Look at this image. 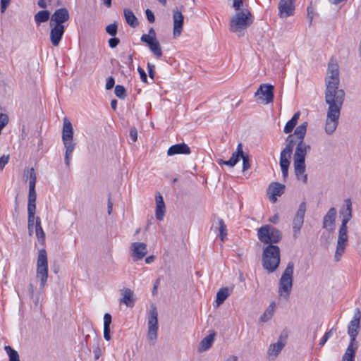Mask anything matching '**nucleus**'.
Here are the masks:
<instances>
[{"label":"nucleus","mask_w":361,"mask_h":361,"mask_svg":"<svg viewBox=\"0 0 361 361\" xmlns=\"http://www.w3.org/2000/svg\"><path fill=\"white\" fill-rule=\"evenodd\" d=\"M345 92L338 87L326 88L325 102L329 105L325 122V132L334 133L338 125L341 110L345 100Z\"/></svg>","instance_id":"1"},{"label":"nucleus","mask_w":361,"mask_h":361,"mask_svg":"<svg viewBox=\"0 0 361 361\" xmlns=\"http://www.w3.org/2000/svg\"><path fill=\"white\" fill-rule=\"evenodd\" d=\"M345 208L342 209L340 211L341 214L343 215V219L341 221V225L338 230L336 250L334 255V259L336 262H339L341 260V258L345 252V247L348 245V236L347 224L353 216L351 200L350 199H346L345 200Z\"/></svg>","instance_id":"2"},{"label":"nucleus","mask_w":361,"mask_h":361,"mask_svg":"<svg viewBox=\"0 0 361 361\" xmlns=\"http://www.w3.org/2000/svg\"><path fill=\"white\" fill-rule=\"evenodd\" d=\"M294 146H296L293 154V166L295 176L298 180H301L306 184L307 182V175L305 172V156L307 152L311 149L310 145L306 144L304 141L293 142L291 145V153Z\"/></svg>","instance_id":"3"},{"label":"nucleus","mask_w":361,"mask_h":361,"mask_svg":"<svg viewBox=\"0 0 361 361\" xmlns=\"http://www.w3.org/2000/svg\"><path fill=\"white\" fill-rule=\"evenodd\" d=\"M281 261L280 249L279 246L269 245L264 247L262 252V264L268 273H273L279 266Z\"/></svg>","instance_id":"4"},{"label":"nucleus","mask_w":361,"mask_h":361,"mask_svg":"<svg viewBox=\"0 0 361 361\" xmlns=\"http://www.w3.org/2000/svg\"><path fill=\"white\" fill-rule=\"evenodd\" d=\"M73 128L72 123L67 118H63L62 128V141L65 147V164L70 166L72 154L75 148L76 143L73 142Z\"/></svg>","instance_id":"5"},{"label":"nucleus","mask_w":361,"mask_h":361,"mask_svg":"<svg viewBox=\"0 0 361 361\" xmlns=\"http://www.w3.org/2000/svg\"><path fill=\"white\" fill-rule=\"evenodd\" d=\"M253 22V17L247 9H241L237 12L229 23L231 32L240 33L246 30Z\"/></svg>","instance_id":"6"},{"label":"nucleus","mask_w":361,"mask_h":361,"mask_svg":"<svg viewBox=\"0 0 361 361\" xmlns=\"http://www.w3.org/2000/svg\"><path fill=\"white\" fill-rule=\"evenodd\" d=\"M294 269V264L293 262H289L284 270L279 283V295L281 298L288 300L293 286V274Z\"/></svg>","instance_id":"7"},{"label":"nucleus","mask_w":361,"mask_h":361,"mask_svg":"<svg viewBox=\"0 0 361 361\" xmlns=\"http://www.w3.org/2000/svg\"><path fill=\"white\" fill-rule=\"evenodd\" d=\"M257 237L264 244L274 245L282 239V233L276 228L266 224L258 228Z\"/></svg>","instance_id":"8"},{"label":"nucleus","mask_w":361,"mask_h":361,"mask_svg":"<svg viewBox=\"0 0 361 361\" xmlns=\"http://www.w3.org/2000/svg\"><path fill=\"white\" fill-rule=\"evenodd\" d=\"M36 276L40 281L39 289L43 290L48 279V260L44 249H41L38 252Z\"/></svg>","instance_id":"9"},{"label":"nucleus","mask_w":361,"mask_h":361,"mask_svg":"<svg viewBox=\"0 0 361 361\" xmlns=\"http://www.w3.org/2000/svg\"><path fill=\"white\" fill-rule=\"evenodd\" d=\"M147 338L151 345H154L157 339L158 312L154 304L150 305L147 317Z\"/></svg>","instance_id":"10"},{"label":"nucleus","mask_w":361,"mask_h":361,"mask_svg":"<svg viewBox=\"0 0 361 361\" xmlns=\"http://www.w3.org/2000/svg\"><path fill=\"white\" fill-rule=\"evenodd\" d=\"M326 88L338 87L340 84L339 66L337 62L331 59L329 63L325 78Z\"/></svg>","instance_id":"11"},{"label":"nucleus","mask_w":361,"mask_h":361,"mask_svg":"<svg viewBox=\"0 0 361 361\" xmlns=\"http://www.w3.org/2000/svg\"><path fill=\"white\" fill-rule=\"evenodd\" d=\"M361 312L359 308L355 310L353 319L348 326V334L350 336V342L348 344L357 345L356 338L359 334L360 328Z\"/></svg>","instance_id":"12"},{"label":"nucleus","mask_w":361,"mask_h":361,"mask_svg":"<svg viewBox=\"0 0 361 361\" xmlns=\"http://www.w3.org/2000/svg\"><path fill=\"white\" fill-rule=\"evenodd\" d=\"M306 212V203L302 202L300 204L292 223L293 237L297 238L304 223V217Z\"/></svg>","instance_id":"13"},{"label":"nucleus","mask_w":361,"mask_h":361,"mask_svg":"<svg viewBox=\"0 0 361 361\" xmlns=\"http://www.w3.org/2000/svg\"><path fill=\"white\" fill-rule=\"evenodd\" d=\"M274 87L271 84H262L255 94L258 99L265 102V104H269L274 100Z\"/></svg>","instance_id":"14"},{"label":"nucleus","mask_w":361,"mask_h":361,"mask_svg":"<svg viewBox=\"0 0 361 361\" xmlns=\"http://www.w3.org/2000/svg\"><path fill=\"white\" fill-rule=\"evenodd\" d=\"M307 128V123L304 122L299 125L295 130L293 134L289 135L286 139V144L291 145L295 142L304 141L305 135L306 134Z\"/></svg>","instance_id":"15"},{"label":"nucleus","mask_w":361,"mask_h":361,"mask_svg":"<svg viewBox=\"0 0 361 361\" xmlns=\"http://www.w3.org/2000/svg\"><path fill=\"white\" fill-rule=\"evenodd\" d=\"M70 18L69 12L66 8L56 9L51 16L49 24L55 25H64Z\"/></svg>","instance_id":"16"},{"label":"nucleus","mask_w":361,"mask_h":361,"mask_svg":"<svg viewBox=\"0 0 361 361\" xmlns=\"http://www.w3.org/2000/svg\"><path fill=\"white\" fill-rule=\"evenodd\" d=\"M286 343V336H281L276 343L271 344L267 350V357L269 360H275L279 355Z\"/></svg>","instance_id":"17"},{"label":"nucleus","mask_w":361,"mask_h":361,"mask_svg":"<svg viewBox=\"0 0 361 361\" xmlns=\"http://www.w3.org/2000/svg\"><path fill=\"white\" fill-rule=\"evenodd\" d=\"M51 27L49 38L54 47H58L65 32V25H55L49 24Z\"/></svg>","instance_id":"18"},{"label":"nucleus","mask_w":361,"mask_h":361,"mask_svg":"<svg viewBox=\"0 0 361 361\" xmlns=\"http://www.w3.org/2000/svg\"><path fill=\"white\" fill-rule=\"evenodd\" d=\"M295 0H280L279 4V16L285 18L293 16L295 11L294 3Z\"/></svg>","instance_id":"19"},{"label":"nucleus","mask_w":361,"mask_h":361,"mask_svg":"<svg viewBox=\"0 0 361 361\" xmlns=\"http://www.w3.org/2000/svg\"><path fill=\"white\" fill-rule=\"evenodd\" d=\"M173 32L174 37H179L182 32L184 16L177 8L173 10Z\"/></svg>","instance_id":"20"},{"label":"nucleus","mask_w":361,"mask_h":361,"mask_svg":"<svg viewBox=\"0 0 361 361\" xmlns=\"http://www.w3.org/2000/svg\"><path fill=\"white\" fill-rule=\"evenodd\" d=\"M130 251L134 261L142 259L147 253V245L140 242L132 243Z\"/></svg>","instance_id":"21"},{"label":"nucleus","mask_w":361,"mask_h":361,"mask_svg":"<svg viewBox=\"0 0 361 361\" xmlns=\"http://www.w3.org/2000/svg\"><path fill=\"white\" fill-rule=\"evenodd\" d=\"M336 216V209L331 207L329 209L326 214L324 216L323 228L332 231L335 228V221Z\"/></svg>","instance_id":"22"},{"label":"nucleus","mask_w":361,"mask_h":361,"mask_svg":"<svg viewBox=\"0 0 361 361\" xmlns=\"http://www.w3.org/2000/svg\"><path fill=\"white\" fill-rule=\"evenodd\" d=\"M140 40L147 44L148 46L149 50L153 53V54L157 58H160L163 53L161 50V45L157 39L155 40H150L147 37H141Z\"/></svg>","instance_id":"23"},{"label":"nucleus","mask_w":361,"mask_h":361,"mask_svg":"<svg viewBox=\"0 0 361 361\" xmlns=\"http://www.w3.org/2000/svg\"><path fill=\"white\" fill-rule=\"evenodd\" d=\"M285 190V185L279 183H271L268 189V192L270 194L269 199L272 202L276 201V196H281Z\"/></svg>","instance_id":"24"},{"label":"nucleus","mask_w":361,"mask_h":361,"mask_svg":"<svg viewBox=\"0 0 361 361\" xmlns=\"http://www.w3.org/2000/svg\"><path fill=\"white\" fill-rule=\"evenodd\" d=\"M190 152V149L188 145L185 143H180L171 146L167 151V155L189 154Z\"/></svg>","instance_id":"25"},{"label":"nucleus","mask_w":361,"mask_h":361,"mask_svg":"<svg viewBox=\"0 0 361 361\" xmlns=\"http://www.w3.org/2000/svg\"><path fill=\"white\" fill-rule=\"evenodd\" d=\"M166 208H165V204L163 200L162 196L159 194L156 195V211H155V216L156 218L161 221L163 220L164 215H165Z\"/></svg>","instance_id":"26"},{"label":"nucleus","mask_w":361,"mask_h":361,"mask_svg":"<svg viewBox=\"0 0 361 361\" xmlns=\"http://www.w3.org/2000/svg\"><path fill=\"white\" fill-rule=\"evenodd\" d=\"M244 154H245L243 151V145L241 143H239L237 146L235 152L232 154L230 159L226 161V165L230 167H233L239 161V160L243 158Z\"/></svg>","instance_id":"27"},{"label":"nucleus","mask_w":361,"mask_h":361,"mask_svg":"<svg viewBox=\"0 0 361 361\" xmlns=\"http://www.w3.org/2000/svg\"><path fill=\"white\" fill-rule=\"evenodd\" d=\"M291 157V146L290 145L286 144L285 148L281 151L280 154V166L283 167H289L290 165V159Z\"/></svg>","instance_id":"28"},{"label":"nucleus","mask_w":361,"mask_h":361,"mask_svg":"<svg viewBox=\"0 0 361 361\" xmlns=\"http://www.w3.org/2000/svg\"><path fill=\"white\" fill-rule=\"evenodd\" d=\"M122 295L123 298L121 299L120 302L124 303L127 307H133L135 299L133 298L134 293L133 290L129 288H126L122 290Z\"/></svg>","instance_id":"29"},{"label":"nucleus","mask_w":361,"mask_h":361,"mask_svg":"<svg viewBox=\"0 0 361 361\" xmlns=\"http://www.w3.org/2000/svg\"><path fill=\"white\" fill-rule=\"evenodd\" d=\"M214 336L215 333L213 332L212 334H210L207 335L205 338H204L200 343L198 351L202 353L209 349L212 347V343L214 341Z\"/></svg>","instance_id":"30"},{"label":"nucleus","mask_w":361,"mask_h":361,"mask_svg":"<svg viewBox=\"0 0 361 361\" xmlns=\"http://www.w3.org/2000/svg\"><path fill=\"white\" fill-rule=\"evenodd\" d=\"M358 345L348 344L341 361H355V353Z\"/></svg>","instance_id":"31"},{"label":"nucleus","mask_w":361,"mask_h":361,"mask_svg":"<svg viewBox=\"0 0 361 361\" xmlns=\"http://www.w3.org/2000/svg\"><path fill=\"white\" fill-rule=\"evenodd\" d=\"M124 16L126 20V23L132 27H136L139 23L136 18V16L134 15L132 11L130 9H124L123 11Z\"/></svg>","instance_id":"32"},{"label":"nucleus","mask_w":361,"mask_h":361,"mask_svg":"<svg viewBox=\"0 0 361 361\" xmlns=\"http://www.w3.org/2000/svg\"><path fill=\"white\" fill-rule=\"evenodd\" d=\"M300 117V112H296L293 117L286 123V124L284 126L283 132L285 133H290L292 132L293 128L295 127Z\"/></svg>","instance_id":"33"},{"label":"nucleus","mask_w":361,"mask_h":361,"mask_svg":"<svg viewBox=\"0 0 361 361\" xmlns=\"http://www.w3.org/2000/svg\"><path fill=\"white\" fill-rule=\"evenodd\" d=\"M36 196L35 188H29L27 211L30 212L36 210Z\"/></svg>","instance_id":"34"},{"label":"nucleus","mask_w":361,"mask_h":361,"mask_svg":"<svg viewBox=\"0 0 361 361\" xmlns=\"http://www.w3.org/2000/svg\"><path fill=\"white\" fill-rule=\"evenodd\" d=\"M230 295V290L227 287L219 289L216 293V302L217 305H221L226 299Z\"/></svg>","instance_id":"35"},{"label":"nucleus","mask_w":361,"mask_h":361,"mask_svg":"<svg viewBox=\"0 0 361 361\" xmlns=\"http://www.w3.org/2000/svg\"><path fill=\"white\" fill-rule=\"evenodd\" d=\"M50 18V12L48 10L40 11L34 16L35 21L37 25L47 22Z\"/></svg>","instance_id":"36"},{"label":"nucleus","mask_w":361,"mask_h":361,"mask_svg":"<svg viewBox=\"0 0 361 361\" xmlns=\"http://www.w3.org/2000/svg\"><path fill=\"white\" fill-rule=\"evenodd\" d=\"M218 226H216V230L219 231V236L222 242H224L227 238V228L222 219H218Z\"/></svg>","instance_id":"37"},{"label":"nucleus","mask_w":361,"mask_h":361,"mask_svg":"<svg viewBox=\"0 0 361 361\" xmlns=\"http://www.w3.org/2000/svg\"><path fill=\"white\" fill-rule=\"evenodd\" d=\"M276 308L275 302H271L264 314L261 316L260 320L263 322H268L272 317Z\"/></svg>","instance_id":"38"},{"label":"nucleus","mask_w":361,"mask_h":361,"mask_svg":"<svg viewBox=\"0 0 361 361\" xmlns=\"http://www.w3.org/2000/svg\"><path fill=\"white\" fill-rule=\"evenodd\" d=\"M35 227V233H36L37 238H38L39 242L43 243L45 240V233L41 226L40 219L39 216L36 217Z\"/></svg>","instance_id":"39"},{"label":"nucleus","mask_w":361,"mask_h":361,"mask_svg":"<svg viewBox=\"0 0 361 361\" xmlns=\"http://www.w3.org/2000/svg\"><path fill=\"white\" fill-rule=\"evenodd\" d=\"M6 353L9 357V361H20L18 353L9 345L4 348Z\"/></svg>","instance_id":"40"},{"label":"nucleus","mask_w":361,"mask_h":361,"mask_svg":"<svg viewBox=\"0 0 361 361\" xmlns=\"http://www.w3.org/2000/svg\"><path fill=\"white\" fill-rule=\"evenodd\" d=\"M115 94L119 99H123L126 96V91L123 85H117L114 90Z\"/></svg>","instance_id":"41"},{"label":"nucleus","mask_w":361,"mask_h":361,"mask_svg":"<svg viewBox=\"0 0 361 361\" xmlns=\"http://www.w3.org/2000/svg\"><path fill=\"white\" fill-rule=\"evenodd\" d=\"M28 173H29V188H35L37 176H36L34 169L32 168L30 170V171H28Z\"/></svg>","instance_id":"42"},{"label":"nucleus","mask_w":361,"mask_h":361,"mask_svg":"<svg viewBox=\"0 0 361 361\" xmlns=\"http://www.w3.org/2000/svg\"><path fill=\"white\" fill-rule=\"evenodd\" d=\"M117 25L114 23L106 27V32L111 36L114 37L117 34Z\"/></svg>","instance_id":"43"},{"label":"nucleus","mask_w":361,"mask_h":361,"mask_svg":"<svg viewBox=\"0 0 361 361\" xmlns=\"http://www.w3.org/2000/svg\"><path fill=\"white\" fill-rule=\"evenodd\" d=\"M243 160V171H245L250 168L249 156L245 154L242 158Z\"/></svg>","instance_id":"44"},{"label":"nucleus","mask_w":361,"mask_h":361,"mask_svg":"<svg viewBox=\"0 0 361 361\" xmlns=\"http://www.w3.org/2000/svg\"><path fill=\"white\" fill-rule=\"evenodd\" d=\"M28 213V225L27 227H34L35 220L36 221V218L35 216V211H27Z\"/></svg>","instance_id":"45"},{"label":"nucleus","mask_w":361,"mask_h":361,"mask_svg":"<svg viewBox=\"0 0 361 361\" xmlns=\"http://www.w3.org/2000/svg\"><path fill=\"white\" fill-rule=\"evenodd\" d=\"M332 330L333 329H330L329 331H326L324 335L323 336V337L322 338L319 343V346H323L326 342L329 340V338L332 336Z\"/></svg>","instance_id":"46"},{"label":"nucleus","mask_w":361,"mask_h":361,"mask_svg":"<svg viewBox=\"0 0 361 361\" xmlns=\"http://www.w3.org/2000/svg\"><path fill=\"white\" fill-rule=\"evenodd\" d=\"M147 71L149 73V76L151 79L154 80L155 75V66L150 63H147Z\"/></svg>","instance_id":"47"},{"label":"nucleus","mask_w":361,"mask_h":361,"mask_svg":"<svg viewBox=\"0 0 361 361\" xmlns=\"http://www.w3.org/2000/svg\"><path fill=\"white\" fill-rule=\"evenodd\" d=\"M129 137H130V139L131 140V141L133 142H135L137 141V129L135 128H130V133H129Z\"/></svg>","instance_id":"48"},{"label":"nucleus","mask_w":361,"mask_h":361,"mask_svg":"<svg viewBox=\"0 0 361 361\" xmlns=\"http://www.w3.org/2000/svg\"><path fill=\"white\" fill-rule=\"evenodd\" d=\"M141 37H147L149 41L157 39L155 30L152 27L149 29L148 34H144Z\"/></svg>","instance_id":"49"},{"label":"nucleus","mask_w":361,"mask_h":361,"mask_svg":"<svg viewBox=\"0 0 361 361\" xmlns=\"http://www.w3.org/2000/svg\"><path fill=\"white\" fill-rule=\"evenodd\" d=\"M9 159V155H3L0 158V171L3 170Z\"/></svg>","instance_id":"50"},{"label":"nucleus","mask_w":361,"mask_h":361,"mask_svg":"<svg viewBox=\"0 0 361 361\" xmlns=\"http://www.w3.org/2000/svg\"><path fill=\"white\" fill-rule=\"evenodd\" d=\"M111 323V316L109 313H106L104 316V327H110Z\"/></svg>","instance_id":"51"},{"label":"nucleus","mask_w":361,"mask_h":361,"mask_svg":"<svg viewBox=\"0 0 361 361\" xmlns=\"http://www.w3.org/2000/svg\"><path fill=\"white\" fill-rule=\"evenodd\" d=\"M109 45L111 48H115L116 47L118 44L120 43V39L116 37H112L109 39Z\"/></svg>","instance_id":"52"},{"label":"nucleus","mask_w":361,"mask_h":361,"mask_svg":"<svg viewBox=\"0 0 361 361\" xmlns=\"http://www.w3.org/2000/svg\"><path fill=\"white\" fill-rule=\"evenodd\" d=\"M137 71L140 73L141 80L145 83H147V78L145 71L140 67L137 68Z\"/></svg>","instance_id":"53"},{"label":"nucleus","mask_w":361,"mask_h":361,"mask_svg":"<svg viewBox=\"0 0 361 361\" xmlns=\"http://www.w3.org/2000/svg\"><path fill=\"white\" fill-rule=\"evenodd\" d=\"M145 13H146V16H147V18L148 21L150 23H154V20H155V17H154V13L152 12V11L149 10V9H147L145 11Z\"/></svg>","instance_id":"54"},{"label":"nucleus","mask_w":361,"mask_h":361,"mask_svg":"<svg viewBox=\"0 0 361 361\" xmlns=\"http://www.w3.org/2000/svg\"><path fill=\"white\" fill-rule=\"evenodd\" d=\"M115 84V80L113 77L108 78L106 83V90H111L113 88Z\"/></svg>","instance_id":"55"},{"label":"nucleus","mask_w":361,"mask_h":361,"mask_svg":"<svg viewBox=\"0 0 361 361\" xmlns=\"http://www.w3.org/2000/svg\"><path fill=\"white\" fill-rule=\"evenodd\" d=\"M243 4V0H233V7L238 12L240 11V8Z\"/></svg>","instance_id":"56"},{"label":"nucleus","mask_w":361,"mask_h":361,"mask_svg":"<svg viewBox=\"0 0 361 361\" xmlns=\"http://www.w3.org/2000/svg\"><path fill=\"white\" fill-rule=\"evenodd\" d=\"M11 0H1V12L4 13Z\"/></svg>","instance_id":"57"},{"label":"nucleus","mask_w":361,"mask_h":361,"mask_svg":"<svg viewBox=\"0 0 361 361\" xmlns=\"http://www.w3.org/2000/svg\"><path fill=\"white\" fill-rule=\"evenodd\" d=\"M111 329L110 327H104V338L106 341H109L111 339Z\"/></svg>","instance_id":"58"},{"label":"nucleus","mask_w":361,"mask_h":361,"mask_svg":"<svg viewBox=\"0 0 361 361\" xmlns=\"http://www.w3.org/2000/svg\"><path fill=\"white\" fill-rule=\"evenodd\" d=\"M159 281H160V279H157V281H155V283L154 284V287L152 289V295H155L157 293V288L159 285Z\"/></svg>","instance_id":"59"},{"label":"nucleus","mask_w":361,"mask_h":361,"mask_svg":"<svg viewBox=\"0 0 361 361\" xmlns=\"http://www.w3.org/2000/svg\"><path fill=\"white\" fill-rule=\"evenodd\" d=\"M279 216L277 214H274L273 216H271L269 219V221L273 224H277L279 222Z\"/></svg>","instance_id":"60"},{"label":"nucleus","mask_w":361,"mask_h":361,"mask_svg":"<svg viewBox=\"0 0 361 361\" xmlns=\"http://www.w3.org/2000/svg\"><path fill=\"white\" fill-rule=\"evenodd\" d=\"M37 5L42 8H46L47 7V2L45 0H39Z\"/></svg>","instance_id":"61"},{"label":"nucleus","mask_w":361,"mask_h":361,"mask_svg":"<svg viewBox=\"0 0 361 361\" xmlns=\"http://www.w3.org/2000/svg\"><path fill=\"white\" fill-rule=\"evenodd\" d=\"M28 291H29V294H30V298H33V296H34V286H33V285L32 283H30L29 285Z\"/></svg>","instance_id":"62"},{"label":"nucleus","mask_w":361,"mask_h":361,"mask_svg":"<svg viewBox=\"0 0 361 361\" xmlns=\"http://www.w3.org/2000/svg\"><path fill=\"white\" fill-rule=\"evenodd\" d=\"M155 259V257L154 255H150V256H148L147 257H146L145 259V262L147 264H151L152 262H153Z\"/></svg>","instance_id":"63"},{"label":"nucleus","mask_w":361,"mask_h":361,"mask_svg":"<svg viewBox=\"0 0 361 361\" xmlns=\"http://www.w3.org/2000/svg\"><path fill=\"white\" fill-rule=\"evenodd\" d=\"M288 168L289 167H283V168H281V171H282V175H283V177L284 178H286L288 176Z\"/></svg>","instance_id":"64"}]
</instances>
